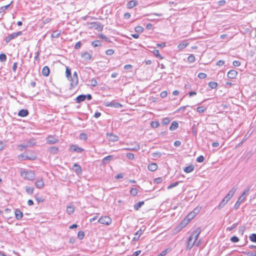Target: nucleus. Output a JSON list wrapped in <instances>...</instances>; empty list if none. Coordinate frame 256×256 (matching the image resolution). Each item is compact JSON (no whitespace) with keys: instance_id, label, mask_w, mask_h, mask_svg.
Returning a JSON list of instances; mask_svg holds the SVG:
<instances>
[{"instance_id":"nucleus-40","label":"nucleus","mask_w":256,"mask_h":256,"mask_svg":"<svg viewBox=\"0 0 256 256\" xmlns=\"http://www.w3.org/2000/svg\"><path fill=\"white\" fill-rule=\"evenodd\" d=\"M188 46V43L182 42L178 45V48L180 50Z\"/></svg>"},{"instance_id":"nucleus-21","label":"nucleus","mask_w":256,"mask_h":256,"mask_svg":"<svg viewBox=\"0 0 256 256\" xmlns=\"http://www.w3.org/2000/svg\"><path fill=\"white\" fill-rule=\"evenodd\" d=\"M42 74L44 76H48L50 74V69L48 66H44L42 70Z\"/></svg>"},{"instance_id":"nucleus-24","label":"nucleus","mask_w":256,"mask_h":256,"mask_svg":"<svg viewBox=\"0 0 256 256\" xmlns=\"http://www.w3.org/2000/svg\"><path fill=\"white\" fill-rule=\"evenodd\" d=\"M194 166L193 165H190L184 168V170L186 173H189L192 172L194 170Z\"/></svg>"},{"instance_id":"nucleus-12","label":"nucleus","mask_w":256,"mask_h":256,"mask_svg":"<svg viewBox=\"0 0 256 256\" xmlns=\"http://www.w3.org/2000/svg\"><path fill=\"white\" fill-rule=\"evenodd\" d=\"M72 169L77 174H82V168L78 164H74Z\"/></svg>"},{"instance_id":"nucleus-45","label":"nucleus","mask_w":256,"mask_h":256,"mask_svg":"<svg viewBox=\"0 0 256 256\" xmlns=\"http://www.w3.org/2000/svg\"><path fill=\"white\" fill-rule=\"evenodd\" d=\"M134 30L136 32L140 33L143 32L144 28L141 26H136L135 27Z\"/></svg>"},{"instance_id":"nucleus-9","label":"nucleus","mask_w":256,"mask_h":256,"mask_svg":"<svg viewBox=\"0 0 256 256\" xmlns=\"http://www.w3.org/2000/svg\"><path fill=\"white\" fill-rule=\"evenodd\" d=\"M70 150L78 153H80L82 152L84 150L82 148L79 147L76 144H72L70 147Z\"/></svg>"},{"instance_id":"nucleus-57","label":"nucleus","mask_w":256,"mask_h":256,"mask_svg":"<svg viewBox=\"0 0 256 256\" xmlns=\"http://www.w3.org/2000/svg\"><path fill=\"white\" fill-rule=\"evenodd\" d=\"M162 178H158L154 180V182L157 184L161 183L162 182Z\"/></svg>"},{"instance_id":"nucleus-48","label":"nucleus","mask_w":256,"mask_h":256,"mask_svg":"<svg viewBox=\"0 0 256 256\" xmlns=\"http://www.w3.org/2000/svg\"><path fill=\"white\" fill-rule=\"evenodd\" d=\"M170 122V120L168 118H165L163 119L162 123L164 125H166Z\"/></svg>"},{"instance_id":"nucleus-46","label":"nucleus","mask_w":256,"mask_h":256,"mask_svg":"<svg viewBox=\"0 0 256 256\" xmlns=\"http://www.w3.org/2000/svg\"><path fill=\"white\" fill-rule=\"evenodd\" d=\"M206 110V108H204V106H198L196 108L197 112L199 113H202L204 112Z\"/></svg>"},{"instance_id":"nucleus-63","label":"nucleus","mask_w":256,"mask_h":256,"mask_svg":"<svg viewBox=\"0 0 256 256\" xmlns=\"http://www.w3.org/2000/svg\"><path fill=\"white\" fill-rule=\"evenodd\" d=\"M224 61L222 60H220L216 62V65L218 66H222L224 64Z\"/></svg>"},{"instance_id":"nucleus-55","label":"nucleus","mask_w":256,"mask_h":256,"mask_svg":"<svg viewBox=\"0 0 256 256\" xmlns=\"http://www.w3.org/2000/svg\"><path fill=\"white\" fill-rule=\"evenodd\" d=\"M238 226V223H235V224H234L231 226L230 227H228L227 228H226V230H228V231H231L234 228H236V226Z\"/></svg>"},{"instance_id":"nucleus-11","label":"nucleus","mask_w":256,"mask_h":256,"mask_svg":"<svg viewBox=\"0 0 256 256\" xmlns=\"http://www.w3.org/2000/svg\"><path fill=\"white\" fill-rule=\"evenodd\" d=\"M92 26L98 31H101L103 29V26L99 22H94L91 24Z\"/></svg>"},{"instance_id":"nucleus-60","label":"nucleus","mask_w":256,"mask_h":256,"mask_svg":"<svg viewBox=\"0 0 256 256\" xmlns=\"http://www.w3.org/2000/svg\"><path fill=\"white\" fill-rule=\"evenodd\" d=\"M232 64L234 66H238L240 65V62L238 60H234Z\"/></svg>"},{"instance_id":"nucleus-38","label":"nucleus","mask_w":256,"mask_h":256,"mask_svg":"<svg viewBox=\"0 0 256 256\" xmlns=\"http://www.w3.org/2000/svg\"><path fill=\"white\" fill-rule=\"evenodd\" d=\"M195 60V56L194 54H190V55L188 58V61L190 62H193Z\"/></svg>"},{"instance_id":"nucleus-42","label":"nucleus","mask_w":256,"mask_h":256,"mask_svg":"<svg viewBox=\"0 0 256 256\" xmlns=\"http://www.w3.org/2000/svg\"><path fill=\"white\" fill-rule=\"evenodd\" d=\"M84 236V233L82 231H79L78 233V238L80 240H82Z\"/></svg>"},{"instance_id":"nucleus-51","label":"nucleus","mask_w":256,"mask_h":256,"mask_svg":"<svg viewBox=\"0 0 256 256\" xmlns=\"http://www.w3.org/2000/svg\"><path fill=\"white\" fill-rule=\"evenodd\" d=\"M178 184V182H175L174 183L168 186V189L172 188Z\"/></svg>"},{"instance_id":"nucleus-7","label":"nucleus","mask_w":256,"mask_h":256,"mask_svg":"<svg viewBox=\"0 0 256 256\" xmlns=\"http://www.w3.org/2000/svg\"><path fill=\"white\" fill-rule=\"evenodd\" d=\"M22 34V32H14L10 35H8L5 38V42L6 43L9 42L12 40H13L16 38L18 36H21Z\"/></svg>"},{"instance_id":"nucleus-59","label":"nucleus","mask_w":256,"mask_h":256,"mask_svg":"<svg viewBox=\"0 0 256 256\" xmlns=\"http://www.w3.org/2000/svg\"><path fill=\"white\" fill-rule=\"evenodd\" d=\"M12 2H11L10 4H8L6 6L0 7L2 12H4L5 10L8 9V7L10 6V5L12 4Z\"/></svg>"},{"instance_id":"nucleus-64","label":"nucleus","mask_w":256,"mask_h":256,"mask_svg":"<svg viewBox=\"0 0 256 256\" xmlns=\"http://www.w3.org/2000/svg\"><path fill=\"white\" fill-rule=\"evenodd\" d=\"M140 252L141 250H137L133 253L132 256H138L140 254Z\"/></svg>"},{"instance_id":"nucleus-17","label":"nucleus","mask_w":256,"mask_h":256,"mask_svg":"<svg viewBox=\"0 0 256 256\" xmlns=\"http://www.w3.org/2000/svg\"><path fill=\"white\" fill-rule=\"evenodd\" d=\"M134 146L132 147V148H125L124 150L137 151L140 149V144L138 142H134Z\"/></svg>"},{"instance_id":"nucleus-33","label":"nucleus","mask_w":256,"mask_h":256,"mask_svg":"<svg viewBox=\"0 0 256 256\" xmlns=\"http://www.w3.org/2000/svg\"><path fill=\"white\" fill-rule=\"evenodd\" d=\"M60 34V31L56 30V31H54L52 32V34H51V36L52 38H58Z\"/></svg>"},{"instance_id":"nucleus-37","label":"nucleus","mask_w":256,"mask_h":256,"mask_svg":"<svg viewBox=\"0 0 256 256\" xmlns=\"http://www.w3.org/2000/svg\"><path fill=\"white\" fill-rule=\"evenodd\" d=\"M208 86L212 89L216 88L218 86V84L216 82H210L208 84Z\"/></svg>"},{"instance_id":"nucleus-18","label":"nucleus","mask_w":256,"mask_h":256,"mask_svg":"<svg viewBox=\"0 0 256 256\" xmlns=\"http://www.w3.org/2000/svg\"><path fill=\"white\" fill-rule=\"evenodd\" d=\"M158 165L156 163H152L148 164V170L151 172H154L158 169Z\"/></svg>"},{"instance_id":"nucleus-6","label":"nucleus","mask_w":256,"mask_h":256,"mask_svg":"<svg viewBox=\"0 0 256 256\" xmlns=\"http://www.w3.org/2000/svg\"><path fill=\"white\" fill-rule=\"evenodd\" d=\"M98 222L101 224L110 225L112 223V219L107 216L101 217L98 220Z\"/></svg>"},{"instance_id":"nucleus-22","label":"nucleus","mask_w":256,"mask_h":256,"mask_svg":"<svg viewBox=\"0 0 256 256\" xmlns=\"http://www.w3.org/2000/svg\"><path fill=\"white\" fill-rule=\"evenodd\" d=\"M81 56L82 57L84 58L85 61H88L90 60L92 58L91 55L86 52L82 54Z\"/></svg>"},{"instance_id":"nucleus-19","label":"nucleus","mask_w":256,"mask_h":256,"mask_svg":"<svg viewBox=\"0 0 256 256\" xmlns=\"http://www.w3.org/2000/svg\"><path fill=\"white\" fill-rule=\"evenodd\" d=\"M35 144V142L34 140H30L26 143V145H20L19 146L22 147L24 148H26L27 147H30L34 146Z\"/></svg>"},{"instance_id":"nucleus-29","label":"nucleus","mask_w":256,"mask_h":256,"mask_svg":"<svg viewBox=\"0 0 256 256\" xmlns=\"http://www.w3.org/2000/svg\"><path fill=\"white\" fill-rule=\"evenodd\" d=\"M58 150V148L56 146H52L48 150L49 152L52 154H56Z\"/></svg>"},{"instance_id":"nucleus-30","label":"nucleus","mask_w":256,"mask_h":256,"mask_svg":"<svg viewBox=\"0 0 256 256\" xmlns=\"http://www.w3.org/2000/svg\"><path fill=\"white\" fill-rule=\"evenodd\" d=\"M144 204V202H139L134 206V208L136 210H138L140 208H141Z\"/></svg>"},{"instance_id":"nucleus-13","label":"nucleus","mask_w":256,"mask_h":256,"mask_svg":"<svg viewBox=\"0 0 256 256\" xmlns=\"http://www.w3.org/2000/svg\"><path fill=\"white\" fill-rule=\"evenodd\" d=\"M106 135L107 138L110 141L114 142L118 140V136L112 134H107Z\"/></svg>"},{"instance_id":"nucleus-14","label":"nucleus","mask_w":256,"mask_h":256,"mask_svg":"<svg viewBox=\"0 0 256 256\" xmlns=\"http://www.w3.org/2000/svg\"><path fill=\"white\" fill-rule=\"evenodd\" d=\"M238 74V72L235 70H230L227 76L228 78H234Z\"/></svg>"},{"instance_id":"nucleus-50","label":"nucleus","mask_w":256,"mask_h":256,"mask_svg":"<svg viewBox=\"0 0 256 256\" xmlns=\"http://www.w3.org/2000/svg\"><path fill=\"white\" fill-rule=\"evenodd\" d=\"M114 50L112 49H109L106 50V54L108 56H112L114 54Z\"/></svg>"},{"instance_id":"nucleus-54","label":"nucleus","mask_w":256,"mask_h":256,"mask_svg":"<svg viewBox=\"0 0 256 256\" xmlns=\"http://www.w3.org/2000/svg\"><path fill=\"white\" fill-rule=\"evenodd\" d=\"M198 77L200 79H204L206 77V74L203 72H200L198 74Z\"/></svg>"},{"instance_id":"nucleus-28","label":"nucleus","mask_w":256,"mask_h":256,"mask_svg":"<svg viewBox=\"0 0 256 256\" xmlns=\"http://www.w3.org/2000/svg\"><path fill=\"white\" fill-rule=\"evenodd\" d=\"M196 214L197 212H192L187 216L186 219L188 220V221H190V220L193 218Z\"/></svg>"},{"instance_id":"nucleus-34","label":"nucleus","mask_w":256,"mask_h":256,"mask_svg":"<svg viewBox=\"0 0 256 256\" xmlns=\"http://www.w3.org/2000/svg\"><path fill=\"white\" fill-rule=\"evenodd\" d=\"M34 188L33 187H30V186H26V191L29 194H32L34 192Z\"/></svg>"},{"instance_id":"nucleus-2","label":"nucleus","mask_w":256,"mask_h":256,"mask_svg":"<svg viewBox=\"0 0 256 256\" xmlns=\"http://www.w3.org/2000/svg\"><path fill=\"white\" fill-rule=\"evenodd\" d=\"M237 189L238 188L236 186H234L229 191L228 194L224 197V198L222 200V202L219 204L218 207V210L222 208L225 206V204L230 200V198L234 196Z\"/></svg>"},{"instance_id":"nucleus-52","label":"nucleus","mask_w":256,"mask_h":256,"mask_svg":"<svg viewBox=\"0 0 256 256\" xmlns=\"http://www.w3.org/2000/svg\"><path fill=\"white\" fill-rule=\"evenodd\" d=\"M0 60L2 62H4L6 60V56L4 54H0Z\"/></svg>"},{"instance_id":"nucleus-8","label":"nucleus","mask_w":256,"mask_h":256,"mask_svg":"<svg viewBox=\"0 0 256 256\" xmlns=\"http://www.w3.org/2000/svg\"><path fill=\"white\" fill-rule=\"evenodd\" d=\"M58 139L57 136H50L47 138L46 142L49 144H54L58 142Z\"/></svg>"},{"instance_id":"nucleus-23","label":"nucleus","mask_w":256,"mask_h":256,"mask_svg":"<svg viewBox=\"0 0 256 256\" xmlns=\"http://www.w3.org/2000/svg\"><path fill=\"white\" fill-rule=\"evenodd\" d=\"M86 99V96L84 94H80L78 96L76 99V103H80Z\"/></svg>"},{"instance_id":"nucleus-5","label":"nucleus","mask_w":256,"mask_h":256,"mask_svg":"<svg viewBox=\"0 0 256 256\" xmlns=\"http://www.w3.org/2000/svg\"><path fill=\"white\" fill-rule=\"evenodd\" d=\"M70 89H72L74 88L78 84V74L76 72H74L73 73L72 76H71V78H70Z\"/></svg>"},{"instance_id":"nucleus-32","label":"nucleus","mask_w":256,"mask_h":256,"mask_svg":"<svg viewBox=\"0 0 256 256\" xmlns=\"http://www.w3.org/2000/svg\"><path fill=\"white\" fill-rule=\"evenodd\" d=\"M74 208L72 206H68L66 208V212L69 214L74 213Z\"/></svg>"},{"instance_id":"nucleus-56","label":"nucleus","mask_w":256,"mask_h":256,"mask_svg":"<svg viewBox=\"0 0 256 256\" xmlns=\"http://www.w3.org/2000/svg\"><path fill=\"white\" fill-rule=\"evenodd\" d=\"M190 221H188V220L185 218L181 223H180V225H181V227L182 228H183L184 226H185Z\"/></svg>"},{"instance_id":"nucleus-25","label":"nucleus","mask_w":256,"mask_h":256,"mask_svg":"<svg viewBox=\"0 0 256 256\" xmlns=\"http://www.w3.org/2000/svg\"><path fill=\"white\" fill-rule=\"evenodd\" d=\"M28 110H24V109L21 110H20L19 111V112L18 113V116H21V117H24V116H28Z\"/></svg>"},{"instance_id":"nucleus-43","label":"nucleus","mask_w":256,"mask_h":256,"mask_svg":"<svg viewBox=\"0 0 256 256\" xmlns=\"http://www.w3.org/2000/svg\"><path fill=\"white\" fill-rule=\"evenodd\" d=\"M249 238L251 242H256V234H252Z\"/></svg>"},{"instance_id":"nucleus-20","label":"nucleus","mask_w":256,"mask_h":256,"mask_svg":"<svg viewBox=\"0 0 256 256\" xmlns=\"http://www.w3.org/2000/svg\"><path fill=\"white\" fill-rule=\"evenodd\" d=\"M113 158V156L112 155H109L107 156L104 157L102 160V162L103 164H106L108 163L110 160H112Z\"/></svg>"},{"instance_id":"nucleus-27","label":"nucleus","mask_w":256,"mask_h":256,"mask_svg":"<svg viewBox=\"0 0 256 256\" xmlns=\"http://www.w3.org/2000/svg\"><path fill=\"white\" fill-rule=\"evenodd\" d=\"M178 126V124L176 122H173L171 124V125L170 127V130L172 131L176 130Z\"/></svg>"},{"instance_id":"nucleus-58","label":"nucleus","mask_w":256,"mask_h":256,"mask_svg":"<svg viewBox=\"0 0 256 256\" xmlns=\"http://www.w3.org/2000/svg\"><path fill=\"white\" fill-rule=\"evenodd\" d=\"M204 160V157L202 156H200L196 158V162H202Z\"/></svg>"},{"instance_id":"nucleus-4","label":"nucleus","mask_w":256,"mask_h":256,"mask_svg":"<svg viewBox=\"0 0 256 256\" xmlns=\"http://www.w3.org/2000/svg\"><path fill=\"white\" fill-rule=\"evenodd\" d=\"M249 190V188H247L243 192L242 195L238 198L237 202H236L234 206V209L237 210L238 208L240 203L246 198L248 194Z\"/></svg>"},{"instance_id":"nucleus-41","label":"nucleus","mask_w":256,"mask_h":256,"mask_svg":"<svg viewBox=\"0 0 256 256\" xmlns=\"http://www.w3.org/2000/svg\"><path fill=\"white\" fill-rule=\"evenodd\" d=\"M138 190L136 188H132L130 190V194L132 196H135L138 194Z\"/></svg>"},{"instance_id":"nucleus-62","label":"nucleus","mask_w":256,"mask_h":256,"mask_svg":"<svg viewBox=\"0 0 256 256\" xmlns=\"http://www.w3.org/2000/svg\"><path fill=\"white\" fill-rule=\"evenodd\" d=\"M167 94L168 93L166 91H163L160 93V96L162 98H164L167 96Z\"/></svg>"},{"instance_id":"nucleus-35","label":"nucleus","mask_w":256,"mask_h":256,"mask_svg":"<svg viewBox=\"0 0 256 256\" xmlns=\"http://www.w3.org/2000/svg\"><path fill=\"white\" fill-rule=\"evenodd\" d=\"M92 44L94 47H98L102 44L101 42L98 40H94L92 42Z\"/></svg>"},{"instance_id":"nucleus-36","label":"nucleus","mask_w":256,"mask_h":256,"mask_svg":"<svg viewBox=\"0 0 256 256\" xmlns=\"http://www.w3.org/2000/svg\"><path fill=\"white\" fill-rule=\"evenodd\" d=\"M153 54L154 55L159 58L160 59L162 60L163 58L162 56L160 54L159 50H155L153 51Z\"/></svg>"},{"instance_id":"nucleus-49","label":"nucleus","mask_w":256,"mask_h":256,"mask_svg":"<svg viewBox=\"0 0 256 256\" xmlns=\"http://www.w3.org/2000/svg\"><path fill=\"white\" fill-rule=\"evenodd\" d=\"M126 156L130 160H132L134 158V156L132 153H127L126 154Z\"/></svg>"},{"instance_id":"nucleus-31","label":"nucleus","mask_w":256,"mask_h":256,"mask_svg":"<svg viewBox=\"0 0 256 256\" xmlns=\"http://www.w3.org/2000/svg\"><path fill=\"white\" fill-rule=\"evenodd\" d=\"M66 76L68 78V80H70V78H71V70L68 66H66Z\"/></svg>"},{"instance_id":"nucleus-16","label":"nucleus","mask_w":256,"mask_h":256,"mask_svg":"<svg viewBox=\"0 0 256 256\" xmlns=\"http://www.w3.org/2000/svg\"><path fill=\"white\" fill-rule=\"evenodd\" d=\"M35 185L37 188H41L44 186V182L42 178L38 179L36 182Z\"/></svg>"},{"instance_id":"nucleus-3","label":"nucleus","mask_w":256,"mask_h":256,"mask_svg":"<svg viewBox=\"0 0 256 256\" xmlns=\"http://www.w3.org/2000/svg\"><path fill=\"white\" fill-rule=\"evenodd\" d=\"M20 175L24 179L30 180H32L36 178L34 172L31 170H22L20 171Z\"/></svg>"},{"instance_id":"nucleus-39","label":"nucleus","mask_w":256,"mask_h":256,"mask_svg":"<svg viewBox=\"0 0 256 256\" xmlns=\"http://www.w3.org/2000/svg\"><path fill=\"white\" fill-rule=\"evenodd\" d=\"M160 124L158 121H152L150 123V126L153 128H158Z\"/></svg>"},{"instance_id":"nucleus-10","label":"nucleus","mask_w":256,"mask_h":256,"mask_svg":"<svg viewBox=\"0 0 256 256\" xmlns=\"http://www.w3.org/2000/svg\"><path fill=\"white\" fill-rule=\"evenodd\" d=\"M104 105L106 106H111L116 108H120L122 106V104H120L118 102H105Z\"/></svg>"},{"instance_id":"nucleus-47","label":"nucleus","mask_w":256,"mask_h":256,"mask_svg":"<svg viewBox=\"0 0 256 256\" xmlns=\"http://www.w3.org/2000/svg\"><path fill=\"white\" fill-rule=\"evenodd\" d=\"M90 85L93 87L96 86L98 84V82H97L96 80L94 78L90 80Z\"/></svg>"},{"instance_id":"nucleus-44","label":"nucleus","mask_w":256,"mask_h":256,"mask_svg":"<svg viewBox=\"0 0 256 256\" xmlns=\"http://www.w3.org/2000/svg\"><path fill=\"white\" fill-rule=\"evenodd\" d=\"M87 135L85 133H81L80 135V139L86 141L87 140Z\"/></svg>"},{"instance_id":"nucleus-61","label":"nucleus","mask_w":256,"mask_h":256,"mask_svg":"<svg viewBox=\"0 0 256 256\" xmlns=\"http://www.w3.org/2000/svg\"><path fill=\"white\" fill-rule=\"evenodd\" d=\"M99 37L102 39H104L106 41L108 42L109 39L107 37H106L103 34H100L99 35Z\"/></svg>"},{"instance_id":"nucleus-15","label":"nucleus","mask_w":256,"mask_h":256,"mask_svg":"<svg viewBox=\"0 0 256 256\" xmlns=\"http://www.w3.org/2000/svg\"><path fill=\"white\" fill-rule=\"evenodd\" d=\"M14 214L17 220H20L23 216L22 212L19 209H16L15 210Z\"/></svg>"},{"instance_id":"nucleus-1","label":"nucleus","mask_w":256,"mask_h":256,"mask_svg":"<svg viewBox=\"0 0 256 256\" xmlns=\"http://www.w3.org/2000/svg\"><path fill=\"white\" fill-rule=\"evenodd\" d=\"M201 231V228L198 227L191 232L187 242V250H190L194 245L196 246H200L202 242L201 240H198Z\"/></svg>"},{"instance_id":"nucleus-26","label":"nucleus","mask_w":256,"mask_h":256,"mask_svg":"<svg viewBox=\"0 0 256 256\" xmlns=\"http://www.w3.org/2000/svg\"><path fill=\"white\" fill-rule=\"evenodd\" d=\"M138 4V2L136 0H131L127 4V8H134V6H136Z\"/></svg>"},{"instance_id":"nucleus-53","label":"nucleus","mask_w":256,"mask_h":256,"mask_svg":"<svg viewBox=\"0 0 256 256\" xmlns=\"http://www.w3.org/2000/svg\"><path fill=\"white\" fill-rule=\"evenodd\" d=\"M230 240L232 242H237L239 241V238L236 236H233L230 238Z\"/></svg>"}]
</instances>
